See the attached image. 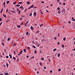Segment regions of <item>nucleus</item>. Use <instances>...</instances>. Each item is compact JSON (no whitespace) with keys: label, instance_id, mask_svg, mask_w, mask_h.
Instances as JSON below:
<instances>
[{"label":"nucleus","instance_id":"24","mask_svg":"<svg viewBox=\"0 0 75 75\" xmlns=\"http://www.w3.org/2000/svg\"><path fill=\"white\" fill-rule=\"evenodd\" d=\"M6 65L7 67H8V64H7V63H6Z\"/></svg>","mask_w":75,"mask_h":75},{"label":"nucleus","instance_id":"31","mask_svg":"<svg viewBox=\"0 0 75 75\" xmlns=\"http://www.w3.org/2000/svg\"><path fill=\"white\" fill-rule=\"evenodd\" d=\"M37 45L38 47H40V45L39 44V43H38Z\"/></svg>","mask_w":75,"mask_h":75},{"label":"nucleus","instance_id":"26","mask_svg":"<svg viewBox=\"0 0 75 75\" xmlns=\"http://www.w3.org/2000/svg\"><path fill=\"white\" fill-rule=\"evenodd\" d=\"M35 54H36L37 53V50H35L34 52Z\"/></svg>","mask_w":75,"mask_h":75},{"label":"nucleus","instance_id":"55","mask_svg":"<svg viewBox=\"0 0 75 75\" xmlns=\"http://www.w3.org/2000/svg\"><path fill=\"white\" fill-rule=\"evenodd\" d=\"M6 58H8V56H6Z\"/></svg>","mask_w":75,"mask_h":75},{"label":"nucleus","instance_id":"34","mask_svg":"<svg viewBox=\"0 0 75 75\" xmlns=\"http://www.w3.org/2000/svg\"><path fill=\"white\" fill-rule=\"evenodd\" d=\"M8 75V73H7L5 74V75Z\"/></svg>","mask_w":75,"mask_h":75},{"label":"nucleus","instance_id":"56","mask_svg":"<svg viewBox=\"0 0 75 75\" xmlns=\"http://www.w3.org/2000/svg\"><path fill=\"white\" fill-rule=\"evenodd\" d=\"M8 62H9V63H10H10H11V62H10V60H8Z\"/></svg>","mask_w":75,"mask_h":75},{"label":"nucleus","instance_id":"30","mask_svg":"<svg viewBox=\"0 0 75 75\" xmlns=\"http://www.w3.org/2000/svg\"><path fill=\"white\" fill-rule=\"evenodd\" d=\"M34 16H36V13L35 12L34 13Z\"/></svg>","mask_w":75,"mask_h":75},{"label":"nucleus","instance_id":"9","mask_svg":"<svg viewBox=\"0 0 75 75\" xmlns=\"http://www.w3.org/2000/svg\"><path fill=\"white\" fill-rule=\"evenodd\" d=\"M62 48H64V45H62Z\"/></svg>","mask_w":75,"mask_h":75},{"label":"nucleus","instance_id":"44","mask_svg":"<svg viewBox=\"0 0 75 75\" xmlns=\"http://www.w3.org/2000/svg\"><path fill=\"white\" fill-rule=\"evenodd\" d=\"M16 44H13V46H16Z\"/></svg>","mask_w":75,"mask_h":75},{"label":"nucleus","instance_id":"6","mask_svg":"<svg viewBox=\"0 0 75 75\" xmlns=\"http://www.w3.org/2000/svg\"><path fill=\"white\" fill-rule=\"evenodd\" d=\"M17 27H18V28H20V25H17Z\"/></svg>","mask_w":75,"mask_h":75},{"label":"nucleus","instance_id":"59","mask_svg":"<svg viewBox=\"0 0 75 75\" xmlns=\"http://www.w3.org/2000/svg\"><path fill=\"white\" fill-rule=\"evenodd\" d=\"M3 8H2V9H1V11L3 12Z\"/></svg>","mask_w":75,"mask_h":75},{"label":"nucleus","instance_id":"45","mask_svg":"<svg viewBox=\"0 0 75 75\" xmlns=\"http://www.w3.org/2000/svg\"><path fill=\"white\" fill-rule=\"evenodd\" d=\"M3 24V22H1V23H0V25H1V24Z\"/></svg>","mask_w":75,"mask_h":75},{"label":"nucleus","instance_id":"42","mask_svg":"<svg viewBox=\"0 0 75 75\" xmlns=\"http://www.w3.org/2000/svg\"><path fill=\"white\" fill-rule=\"evenodd\" d=\"M30 8H31L30 7H30H29V8H28V10H30Z\"/></svg>","mask_w":75,"mask_h":75},{"label":"nucleus","instance_id":"47","mask_svg":"<svg viewBox=\"0 0 75 75\" xmlns=\"http://www.w3.org/2000/svg\"><path fill=\"white\" fill-rule=\"evenodd\" d=\"M23 22H22V23H21L20 24V25H23Z\"/></svg>","mask_w":75,"mask_h":75},{"label":"nucleus","instance_id":"58","mask_svg":"<svg viewBox=\"0 0 75 75\" xmlns=\"http://www.w3.org/2000/svg\"><path fill=\"white\" fill-rule=\"evenodd\" d=\"M13 4H16V2H13Z\"/></svg>","mask_w":75,"mask_h":75},{"label":"nucleus","instance_id":"14","mask_svg":"<svg viewBox=\"0 0 75 75\" xmlns=\"http://www.w3.org/2000/svg\"><path fill=\"white\" fill-rule=\"evenodd\" d=\"M23 2H21L18 3V4H22Z\"/></svg>","mask_w":75,"mask_h":75},{"label":"nucleus","instance_id":"18","mask_svg":"<svg viewBox=\"0 0 75 75\" xmlns=\"http://www.w3.org/2000/svg\"><path fill=\"white\" fill-rule=\"evenodd\" d=\"M57 56L58 57H59V56H60V54L59 53L58 54Z\"/></svg>","mask_w":75,"mask_h":75},{"label":"nucleus","instance_id":"21","mask_svg":"<svg viewBox=\"0 0 75 75\" xmlns=\"http://www.w3.org/2000/svg\"><path fill=\"white\" fill-rule=\"evenodd\" d=\"M34 58V57H32L30 58V59H33Z\"/></svg>","mask_w":75,"mask_h":75},{"label":"nucleus","instance_id":"8","mask_svg":"<svg viewBox=\"0 0 75 75\" xmlns=\"http://www.w3.org/2000/svg\"><path fill=\"white\" fill-rule=\"evenodd\" d=\"M9 21H10V20H9V19H7V21H6V23H7V22H8Z\"/></svg>","mask_w":75,"mask_h":75},{"label":"nucleus","instance_id":"57","mask_svg":"<svg viewBox=\"0 0 75 75\" xmlns=\"http://www.w3.org/2000/svg\"><path fill=\"white\" fill-rule=\"evenodd\" d=\"M20 13V11H19L18 12V14H19Z\"/></svg>","mask_w":75,"mask_h":75},{"label":"nucleus","instance_id":"49","mask_svg":"<svg viewBox=\"0 0 75 75\" xmlns=\"http://www.w3.org/2000/svg\"><path fill=\"white\" fill-rule=\"evenodd\" d=\"M59 71H61V69H59L58 70Z\"/></svg>","mask_w":75,"mask_h":75},{"label":"nucleus","instance_id":"33","mask_svg":"<svg viewBox=\"0 0 75 75\" xmlns=\"http://www.w3.org/2000/svg\"><path fill=\"white\" fill-rule=\"evenodd\" d=\"M40 13H41L42 14H43V13L42 12V11H41V10H40Z\"/></svg>","mask_w":75,"mask_h":75},{"label":"nucleus","instance_id":"7","mask_svg":"<svg viewBox=\"0 0 75 75\" xmlns=\"http://www.w3.org/2000/svg\"><path fill=\"white\" fill-rule=\"evenodd\" d=\"M22 52H23V50H22L20 52V53H19V54H21Z\"/></svg>","mask_w":75,"mask_h":75},{"label":"nucleus","instance_id":"60","mask_svg":"<svg viewBox=\"0 0 75 75\" xmlns=\"http://www.w3.org/2000/svg\"><path fill=\"white\" fill-rule=\"evenodd\" d=\"M63 5H65L66 4L65 3H63Z\"/></svg>","mask_w":75,"mask_h":75},{"label":"nucleus","instance_id":"63","mask_svg":"<svg viewBox=\"0 0 75 75\" xmlns=\"http://www.w3.org/2000/svg\"><path fill=\"white\" fill-rule=\"evenodd\" d=\"M53 4H51L50 5V6H53Z\"/></svg>","mask_w":75,"mask_h":75},{"label":"nucleus","instance_id":"37","mask_svg":"<svg viewBox=\"0 0 75 75\" xmlns=\"http://www.w3.org/2000/svg\"><path fill=\"white\" fill-rule=\"evenodd\" d=\"M11 11V12H13V13H16V12L14 11H13L12 10Z\"/></svg>","mask_w":75,"mask_h":75},{"label":"nucleus","instance_id":"1","mask_svg":"<svg viewBox=\"0 0 75 75\" xmlns=\"http://www.w3.org/2000/svg\"><path fill=\"white\" fill-rule=\"evenodd\" d=\"M19 8H22L23 10H24V8L23 6H21L19 7Z\"/></svg>","mask_w":75,"mask_h":75},{"label":"nucleus","instance_id":"62","mask_svg":"<svg viewBox=\"0 0 75 75\" xmlns=\"http://www.w3.org/2000/svg\"><path fill=\"white\" fill-rule=\"evenodd\" d=\"M37 74H39V71H37Z\"/></svg>","mask_w":75,"mask_h":75},{"label":"nucleus","instance_id":"11","mask_svg":"<svg viewBox=\"0 0 75 75\" xmlns=\"http://www.w3.org/2000/svg\"><path fill=\"white\" fill-rule=\"evenodd\" d=\"M39 64H40V65H41V66H42V62H41Z\"/></svg>","mask_w":75,"mask_h":75},{"label":"nucleus","instance_id":"10","mask_svg":"<svg viewBox=\"0 0 75 75\" xmlns=\"http://www.w3.org/2000/svg\"><path fill=\"white\" fill-rule=\"evenodd\" d=\"M3 16L4 17L6 18V15H4V14H3Z\"/></svg>","mask_w":75,"mask_h":75},{"label":"nucleus","instance_id":"54","mask_svg":"<svg viewBox=\"0 0 75 75\" xmlns=\"http://www.w3.org/2000/svg\"><path fill=\"white\" fill-rule=\"evenodd\" d=\"M63 12H65V10L64 8L63 9Z\"/></svg>","mask_w":75,"mask_h":75},{"label":"nucleus","instance_id":"15","mask_svg":"<svg viewBox=\"0 0 75 75\" xmlns=\"http://www.w3.org/2000/svg\"><path fill=\"white\" fill-rule=\"evenodd\" d=\"M8 8H7L6 9V12L7 13V12H8Z\"/></svg>","mask_w":75,"mask_h":75},{"label":"nucleus","instance_id":"38","mask_svg":"<svg viewBox=\"0 0 75 75\" xmlns=\"http://www.w3.org/2000/svg\"><path fill=\"white\" fill-rule=\"evenodd\" d=\"M13 53L14 55H16V52H15V51H13Z\"/></svg>","mask_w":75,"mask_h":75},{"label":"nucleus","instance_id":"46","mask_svg":"<svg viewBox=\"0 0 75 75\" xmlns=\"http://www.w3.org/2000/svg\"><path fill=\"white\" fill-rule=\"evenodd\" d=\"M17 11H19L20 10H19V9H18V8L17 9Z\"/></svg>","mask_w":75,"mask_h":75},{"label":"nucleus","instance_id":"50","mask_svg":"<svg viewBox=\"0 0 75 75\" xmlns=\"http://www.w3.org/2000/svg\"><path fill=\"white\" fill-rule=\"evenodd\" d=\"M39 31L38 30L37 31L36 33H39Z\"/></svg>","mask_w":75,"mask_h":75},{"label":"nucleus","instance_id":"13","mask_svg":"<svg viewBox=\"0 0 75 75\" xmlns=\"http://www.w3.org/2000/svg\"><path fill=\"white\" fill-rule=\"evenodd\" d=\"M28 32H27L26 33V35H28Z\"/></svg>","mask_w":75,"mask_h":75},{"label":"nucleus","instance_id":"3","mask_svg":"<svg viewBox=\"0 0 75 75\" xmlns=\"http://www.w3.org/2000/svg\"><path fill=\"white\" fill-rule=\"evenodd\" d=\"M60 13H61V10H60L58 11V14H60Z\"/></svg>","mask_w":75,"mask_h":75},{"label":"nucleus","instance_id":"2","mask_svg":"<svg viewBox=\"0 0 75 75\" xmlns=\"http://www.w3.org/2000/svg\"><path fill=\"white\" fill-rule=\"evenodd\" d=\"M30 29L31 30H33L34 28H33V26H31L30 27Z\"/></svg>","mask_w":75,"mask_h":75},{"label":"nucleus","instance_id":"5","mask_svg":"<svg viewBox=\"0 0 75 75\" xmlns=\"http://www.w3.org/2000/svg\"><path fill=\"white\" fill-rule=\"evenodd\" d=\"M9 55L10 58L11 59L12 58V56H11V54H9Z\"/></svg>","mask_w":75,"mask_h":75},{"label":"nucleus","instance_id":"53","mask_svg":"<svg viewBox=\"0 0 75 75\" xmlns=\"http://www.w3.org/2000/svg\"><path fill=\"white\" fill-rule=\"evenodd\" d=\"M27 9H25V11H24V12H25V11H27Z\"/></svg>","mask_w":75,"mask_h":75},{"label":"nucleus","instance_id":"32","mask_svg":"<svg viewBox=\"0 0 75 75\" xmlns=\"http://www.w3.org/2000/svg\"><path fill=\"white\" fill-rule=\"evenodd\" d=\"M29 3H30V1H28V2H27V4H29Z\"/></svg>","mask_w":75,"mask_h":75},{"label":"nucleus","instance_id":"16","mask_svg":"<svg viewBox=\"0 0 75 75\" xmlns=\"http://www.w3.org/2000/svg\"><path fill=\"white\" fill-rule=\"evenodd\" d=\"M6 3H7V4H8V3H9V1H6Z\"/></svg>","mask_w":75,"mask_h":75},{"label":"nucleus","instance_id":"27","mask_svg":"<svg viewBox=\"0 0 75 75\" xmlns=\"http://www.w3.org/2000/svg\"><path fill=\"white\" fill-rule=\"evenodd\" d=\"M57 9L58 10H60V8L59 7H58L57 8Z\"/></svg>","mask_w":75,"mask_h":75},{"label":"nucleus","instance_id":"40","mask_svg":"<svg viewBox=\"0 0 75 75\" xmlns=\"http://www.w3.org/2000/svg\"><path fill=\"white\" fill-rule=\"evenodd\" d=\"M32 15V13H30V16H31Z\"/></svg>","mask_w":75,"mask_h":75},{"label":"nucleus","instance_id":"52","mask_svg":"<svg viewBox=\"0 0 75 75\" xmlns=\"http://www.w3.org/2000/svg\"><path fill=\"white\" fill-rule=\"evenodd\" d=\"M21 17H23V18H24V17H25L24 16H23V15H22V16H21Z\"/></svg>","mask_w":75,"mask_h":75},{"label":"nucleus","instance_id":"64","mask_svg":"<svg viewBox=\"0 0 75 75\" xmlns=\"http://www.w3.org/2000/svg\"><path fill=\"white\" fill-rule=\"evenodd\" d=\"M72 51H75V48L74 50H73Z\"/></svg>","mask_w":75,"mask_h":75},{"label":"nucleus","instance_id":"23","mask_svg":"<svg viewBox=\"0 0 75 75\" xmlns=\"http://www.w3.org/2000/svg\"><path fill=\"white\" fill-rule=\"evenodd\" d=\"M43 24H41V25H40V27H41V26L42 27L43 26Z\"/></svg>","mask_w":75,"mask_h":75},{"label":"nucleus","instance_id":"41","mask_svg":"<svg viewBox=\"0 0 75 75\" xmlns=\"http://www.w3.org/2000/svg\"><path fill=\"white\" fill-rule=\"evenodd\" d=\"M28 49L29 50H30V47H28Z\"/></svg>","mask_w":75,"mask_h":75},{"label":"nucleus","instance_id":"17","mask_svg":"<svg viewBox=\"0 0 75 75\" xmlns=\"http://www.w3.org/2000/svg\"><path fill=\"white\" fill-rule=\"evenodd\" d=\"M10 39H11V38H8L7 41H10Z\"/></svg>","mask_w":75,"mask_h":75},{"label":"nucleus","instance_id":"25","mask_svg":"<svg viewBox=\"0 0 75 75\" xmlns=\"http://www.w3.org/2000/svg\"><path fill=\"white\" fill-rule=\"evenodd\" d=\"M65 40H66V38H63V40L64 41H65Z\"/></svg>","mask_w":75,"mask_h":75},{"label":"nucleus","instance_id":"48","mask_svg":"<svg viewBox=\"0 0 75 75\" xmlns=\"http://www.w3.org/2000/svg\"><path fill=\"white\" fill-rule=\"evenodd\" d=\"M35 26H37V24H35Z\"/></svg>","mask_w":75,"mask_h":75},{"label":"nucleus","instance_id":"35","mask_svg":"<svg viewBox=\"0 0 75 75\" xmlns=\"http://www.w3.org/2000/svg\"><path fill=\"white\" fill-rule=\"evenodd\" d=\"M2 21V19H1V18H0V21Z\"/></svg>","mask_w":75,"mask_h":75},{"label":"nucleus","instance_id":"4","mask_svg":"<svg viewBox=\"0 0 75 75\" xmlns=\"http://www.w3.org/2000/svg\"><path fill=\"white\" fill-rule=\"evenodd\" d=\"M31 8H33L34 7V5L33 4L31 6H30Z\"/></svg>","mask_w":75,"mask_h":75},{"label":"nucleus","instance_id":"36","mask_svg":"<svg viewBox=\"0 0 75 75\" xmlns=\"http://www.w3.org/2000/svg\"><path fill=\"white\" fill-rule=\"evenodd\" d=\"M23 50H24V51L25 52V53H26V52H25V49H24Z\"/></svg>","mask_w":75,"mask_h":75},{"label":"nucleus","instance_id":"28","mask_svg":"<svg viewBox=\"0 0 75 75\" xmlns=\"http://www.w3.org/2000/svg\"><path fill=\"white\" fill-rule=\"evenodd\" d=\"M3 4H4V6H5V4H6V3H5V2H4Z\"/></svg>","mask_w":75,"mask_h":75},{"label":"nucleus","instance_id":"61","mask_svg":"<svg viewBox=\"0 0 75 75\" xmlns=\"http://www.w3.org/2000/svg\"><path fill=\"white\" fill-rule=\"evenodd\" d=\"M50 73H52V71L51 70L50 71Z\"/></svg>","mask_w":75,"mask_h":75},{"label":"nucleus","instance_id":"29","mask_svg":"<svg viewBox=\"0 0 75 75\" xmlns=\"http://www.w3.org/2000/svg\"><path fill=\"white\" fill-rule=\"evenodd\" d=\"M13 59H14V60H16V58H15V57H13Z\"/></svg>","mask_w":75,"mask_h":75},{"label":"nucleus","instance_id":"12","mask_svg":"<svg viewBox=\"0 0 75 75\" xmlns=\"http://www.w3.org/2000/svg\"><path fill=\"white\" fill-rule=\"evenodd\" d=\"M20 6V5H17L16 6V7H19Z\"/></svg>","mask_w":75,"mask_h":75},{"label":"nucleus","instance_id":"39","mask_svg":"<svg viewBox=\"0 0 75 75\" xmlns=\"http://www.w3.org/2000/svg\"><path fill=\"white\" fill-rule=\"evenodd\" d=\"M25 26L26 27H27V24H26V23H25Z\"/></svg>","mask_w":75,"mask_h":75},{"label":"nucleus","instance_id":"20","mask_svg":"<svg viewBox=\"0 0 75 75\" xmlns=\"http://www.w3.org/2000/svg\"><path fill=\"white\" fill-rule=\"evenodd\" d=\"M1 44L2 45H3V46H4V43L3 42H2Z\"/></svg>","mask_w":75,"mask_h":75},{"label":"nucleus","instance_id":"43","mask_svg":"<svg viewBox=\"0 0 75 75\" xmlns=\"http://www.w3.org/2000/svg\"><path fill=\"white\" fill-rule=\"evenodd\" d=\"M41 59H42V60H44V58H41Z\"/></svg>","mask_w":75,"mask_h":75},{"label":"nucleus","instance_id":"22","mask_svg":"<svg viewBox=\"0 0 75 75\" xmlns=\"http://www.w3.org/2000/svg\"><path fill=\"white\" fill-rule=\"evenodd\" d=\"M57 50V49H54L53 50V51H56Z\"/></svg>","mask_w":75,"mask_h":75},{"label":"nucleus","instance_id":"51","mask_svg":"<svg viewBox=\"0 0 75 75\" xmlns=\"http://www.w3.org/2000/svg\"><path fill=\"white\" fill-rule=\"evenodd\" d=\"M57 44L58 45H59V42H58Z\"/></svg>","mask_w":75,"mask_h":75},{"label":"nucleus","instance_id":"19","mask_svg":"<svg viewBox=\"0 0 75 75\" xmlns=\"http://www.w3.org/2000/svg\"><path fill=\"white\" fill-rule=\"evenodd\" d=\"M32 47L34 48H36V47H35L34 45H33Z\"/></svg>","mask_w":75,"mask_h":75}]
</instances>
